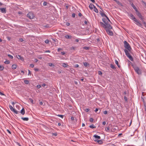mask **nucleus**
<instances>
[{"label":"nucleus","mask_w":146,"mask_h":146,"mask_svg":"<svg viewBox=\"0 0 146 146\" xmlns=\"http://www.w3.org/2000/svg\"><path fill=\"white\" fill-rule=\"evenodd\" d=\"M128 15L131 17V18L134 21L136 22V24L138 26L141 27H142V25L140 23V22L136 19L134 16L131 13L128 14Z\"/></svg>","instance_id":"1"},{"label":"nucleus","mask_w":146,"mask_h":146,"mask_svg":"<svg viewBox=\"0 0 146 146\" xmlns=\"http://www.w3.org/2000/svg\"><path fill=\"white\" fill-rule=\"evenodd\" d=\"M100 24L102 27L105 29L106 30L107 29H112V27L111 26L110 24H108V22L105 24H104L102 22H100Z\"/></svg>","instance_id":"2"},{"label":"nucleus","mask_w":146,"mask_h":146,"mask_svg":"<svg viewBox=\"0 0 146 146\" xmlns=\"http://www.w3.org/2000/svg\"><path fill=\"white\" fill-rule=\"evenodd\" d=\"M123 43L124 44V46L125 48H126L125 49H127L128 52H131L132 48L129 44L127 41L125 40L124 41Z\"/></svg>","instance_id":"3"},{"label":"nucleus","mask_w":146,"mask_h":146,"mask_svg":"<svg viewBox=\"0 0 146 146\" xmlns=\"http://www.w3.org/2000/svg\"><path fill=\"white\" fill-rule=\"evenodd\" d=\"M132 66L135 71L137 74L139 75L141 74V70H140L139 68L136 65H132Z\"/></svg>","instance_id":"4"},{"label":"nucleus","mask_w":146,"mask_h":146,"mask_svg":"<svg viewBox=\"0 0 146 146\" xmlns=\"http://www.w3.org/2000/svg\"><path fill=\"white\" fill-rule=\"evenodd\" d=\"M124 51L127 57H128L129 59L132 61H133V59L132 56L129 53V52H128L126 49H125L124 50Z\"/></svg>","instance_id":"5"},{"label":"nucleus","mask_w":146,"mask_h":146,"mask_svg":"<svg viewBox=\"0 0 146 146\" xmlns=\"http://www.w3.org/2000/svg\"><path fill=\"white\" fill-rule=\"evenodd\" d=\"M27 17L30 19H32L34 18L35 16L33 13L31 12H29L27 15Z\"/></svg>","instance_id":"6"},{"label":"nucleus","mask_w":146,"mask_h":146,"mask_svg":"<svg viewBox=\"0 0 146 146\" xmlns=\"http://www.w3.org/2000/svg\"><path fill=\"white\" fill-rule=\"evenodd\" d=\"M136 11L137 15L139 17V18L140 19L141 21H142L143 20V19H144V18L143 17L141 14L138 11V10Z\"/></svg>","instance_id":"7"},{"label":"nucleus","mask_w":146,"mask_h":146,"mask_svg":"<svg viewBox=\"0 0 146 146\" xmlns=\"http://www.w3.org/2000/svg\"><path fill=\"white\" fill-rule=\"evenodd\" d=\"M9 106L11 110L14 112L15 113L17 114L18 113V112L19 113V112L17 111L15 109L13 108L11 105H9Z\"/></svg>","instance_id":"8"},{"label":"nucleus","mask_w":146,"mask_h":146,"mask_svg":"<svg viewBox=\"0 0 146 146\" xmlns=\"http://www.w3.org/2000/svg\"><path fill=\"white\" fill-rule=\"evenodd\" d=\"M110 29H106V31L107 34L111 36H112L113 35V32L110 30Z\"/></svg>","instance_id":"9"},{"label":"nucleus","mask_w":146,"mask_h":146,"mask_svg":"<svg viewBox=\"0 0 146 146\" xmlns=\"http://www.w3.org/2000/svg\"><path fill=\"white\" fill-rule=\"evenodd\" d=\"M0 9L1 13H6V8H0Z\"/></svg>","instance_id":"10"},{"label":"nucleus","mask_w":146,"mask_h":146,"mask_svg":"<svg viewBox=\"0 0 146 146\" xmlns=\"http://www.w3.org/2000/svg\"><path fill=\"white\" fill-rule=\"evenodd\" d=\"M96 142H98L100 144H102L103 143V141L101 140H98V139H95L94 140Z\"/></svg>","instance_id":"11"},{"label":"nucleus","mask_w":146,"mask_h":146,"mask_svg":"<svg viewBox=\"0 0 146 146\" xmlns=\"http://www.w3.org/2000/svg\"><path fill=\"white\" fill-rule=\"evenodd\" d=\"M16 56L17 58H18V59H20L22 61H23L24 60L23 58L22 57H21L20 55H17Z\"/></svg>","instance_id":"12"},{"label":"nucleus","mask_w":146,"mask_h":146,"mask_svg":"<svg viewBox=\"0 0 146 146\" xmlns=\"http://www.w3.org/2000/svg\"><path fill=\"white\" fill-rule=\"evenodd\" d=\"M130 4L131 5V6L133 7V8L135 10V11H137V9L136 7L135 6V5L133 4V3H130Z\"/></svg>","instance_id":"13"},{"label":"nucleus","mask_w":146,"mask_h":146,"mask_svg":"<svg viewBox=\"0 0 146 146\" xmlns=\"http://www.w3.org/2000/svg\"><path fill=\"white\" fill-rule=\"evenodd\" d=\"M65 37L67 39H71L72 38V36L70 35H67L65 36Z\"/></svg>","instance_id":"14"},{"label":"nucleus","mask_w":146,"mask_h":146,"mask_svg":"<svg viewBox=\"0 0 146 146\" xmlns=\"http://www.w3.org/2000/svg\"><path fill=\"white\" fill-rule=\"evenodd\" d=\"M95 6L93 4L90 3L89 5V7L92 10Z\"/></svg>","instance_id":"15"},{"label":"nucleus","mask_w":146,"mask_h":146,"mask_svg":"<svg viewBox=\"0 0 146 146\" xmlns=\"http://www.w3.org/2000/svg\"><path fill=\"white\" fill-rule=\"evenodd\" d=\"M20 113L22 115H24L25 113V109L24 108H23L20 111Z\"/></svg>","instance_id":"16"},{"label":"nucleus","mask_w":146,"mask_h":146,"mask_svg":"<svg viewBox=\"0 0 146 146\" xmlns=\"http://www.w3.org/2000/svg\"><path fill=\"white\" fill-rule=\"evenodd\" d=\"M100 15H101L102 17L104 16L105 17H106V15L104 13H103L101 11H100Z\"/></svg>","instance_id":"17"},{"label":"nucleus","mask_w":146,"mask_h":146,"mask_svg":"<svg viewBox=\"0 0 146 146\" xmlns=\"http://www.w3.org/2000/svg\"><path fill=\"white\" fill-rule=\"evenodd\" d=\"M93 137L95 138L98 139H100L101 138L100 136L96 135H94Z\"/></svg>","instance_id":"18"},{"label":"nucleus","mask_w":146,"mask_h":146,"mask_svg":"<svg viewBox=\"0 0 146 146\" xmlns=\"http://www.w3.org/2000/svg\"><path fill=\"white\" fill-rule=\"evenodd\" d=\"M21 119L24 121H28L29 120V119L28 117H22Z\"/></svg>","instance_id":"19"},{"label":"nucleus","mask_w":146,"mask_h":146,"mask_svg":"<svg viewBox=\"0 0 146 146\" xmlns=\"http://www.w3.org/2000/svg\"><path fill=\"white\" fill-rule=\"evenodd\" d=\"M115 63L117 64L118 68H120V66L119 65V63L117 60H115Z\"/></svg>","instance_id":"20"},{"label":"nucleus","mask_w":146,"mask_h":146,"mask_svg":"<svg viewBox=\"0 0 146 146\" xmlns=\"http://www.w3.org/2000/svg\"><path fill=\"white\" fill-rule=\"evenodd\" d=\"M83 64L84 66L85 67H87L88 66H89V63H88L87 62H85L83 63Z\"/></svg>","instance_id":"21"},{"label":"nucleus","mask_w":146,"mask_h":146,"mask_svg":"<svg viewBox=\"0 0 146 146\" xmlns=\"http://www.w3.org/2000/svg\"><path fill=\"white\" fill-rule=\"evenodd\" d=\"M114 1L116 2L119 5L122 6V4L120 3L119 1L117 0H113Z\"/></svg>","instance_id":"22"},{"label":"nucleus","mask_w":146,"mask_h":146,"mask_svg":"<svg viewBox=\"0 0 146 146\" xmlns=\"http://www.w3.org/2000/svg\"><path fill=\"white\" fill-rule=\"evenodd\" d=\"M94 11L96 13H98V11L97 9V8L95 6L94 7Z\"/></svg>","instance_id":"23"},{"label":"nucleus","mask_w":146,"mask_h":146,"mask_svg":"<svg viewBox=\"0 0 146 146\" xmlns=\"http://www.w3.org/2000/svg\"><path fill=\"white\" fill-rule=\"evenodd\" d=\"M17 68V65L15 64H13L12 65V68L13 69H16Z\"/></svg>","instance_id":"24"},{"label":"nucleus","mask_w":146,"mask_h":146,"mask_svg":"<svg viewBox=\"0 0 146 146\" xmlns=\"http://www.w3.org/2000/svg\"><path fill=\"white\" fill-rule=\"evenodd\" d=\"M89 127L93 129L94 128H96V127L93 124H92L90 125Z\"/></svg>","instance_id":"25"},{"label":"nucleus","mask_w":146,"mask_h":146,"mask_svg":"<svg viewBox=\"0 0 146 146\" xmlns=\"http://www.w3.org/2000/svg\"><path fill=\"white\" fill-rule=\"evenodd\" d=\"M68 66V65L66 63H62V66L64 67H66Z\"/></svg>","instance_id":"26"},{"label":"nucleus","mask_w":146,"mask_h":146,"mask_svg":"<svg viewBox=\"0 0 146 146\" xmlns=\"http://www.w3.org/2000/svg\"><path fill=\"white\" fill-rule=\"evenodd\" d=\"M95 111L96 113H99L100 112V110L98 111V109L97 108H96L95 110Z\"/></svg>","instance_id":"27"},{"label":"nucleus","mask_w":146,"mask_h":146,"mask_svg":"<svg viewBox=\"0 0 146 146\" xmlns=\"http://www.w3.org/2000/svg\"><path fill=\"white\" fill-rule=\"evenodd\" d=\"M4 63L6 64H9L10 63V62L9 60H6L4 62Z\"/></svg>","instance_id":"28"},{"label":"nucleus","mask_w":146,"mask_h":146,"mask_svg":"<svg viewBox=\"0 0 146 146\" xmlns=\"http://www.w3.org/2000/svg\"><path fill=\"white\" fill-rule=\"evenodd\" d=\"M48 65L49 66L51 67H54V65L51 63H48Z\"/></svg>","instance_id":"29"},{"label":"nucleus","mask_w":146,"mask_h":146,"mask_svg":"<svg viewBox=\"0 0 146 146\" xmlns=\"http://www.w3.org/2000/svg\"><path fill=\"white\" fill-rule=\"evenodd\" d=\"M29 102H30L31 104H33V101L32 99L29 98Z\"/></svg>","instance_id":"30"},{"label":"nucleus","mask_w":146,"mask_h":146,"mask_svg":"<svg viewBox=\"0 0 146 146\" xmlns=\"http://www.w3.org/2000/svg\"><path fill=\"white\" fill-rule=\"evenodd\" d=\"M83 48L84 49L88 50H89V48L87 46H84L83 47Z\"/></svg>","instance_id":"31"},{"label":"nucleus","mask_w":146,"mask_h":146,"mask_svg":"<svg viewBox=\"0 0 146 146\" xmlns=\"http://www.w3.org/2000/svg\"><path fill=\"white\" fill-rule=\"evenodd\" d=\"M142 2L143 3V5L145 6V8H146V3L143 1H142Z\"/></svg>","instance_id":"32"},{"label":"nucleus","mask_w":146,"mask_h":146,"mask_svg":"<svg viewBox=\"0 0 146 146\" xmlns=\"http://www.w3.org/2000/svg\"><path fill=\"white\" fill-rule=\"evenodd\" d=\"M110 67L112 69H115V66L112 64H111V65H110Z\"/></svg>","instance_id":"33"},{"label":"nucleus","mask_w":146,"mask_h":146,"mask_svg":"<svg viewBox=\"0 0 146 146\" xmlns=\"http://www.w3.org/2000/svg\"><path fill=\"white\" fill-rule=\"evenodd\" d=\"M24 83L26 84H28L29 83V81L28 80H26L24 81Z\"/></svg>","instance_id":"34"},{"label":"nucleus","mask_w":146,"mask_h":146,"mask_svg":"<svg viewBox=\"0 0 146 146\" xmlns=\"http://www.w3.org/2000/svg\"><path fill=\"white\" fill-rule=\"evenodd\" d=\"M4 68V67L0 65V70H2Z\"/></svg>","instance_id":"35"},{"label":"nucleus","mask_w":146,"mask_h":146,"mask_svg":"<svg viewBox=\"0 0 146 146\" xmlns=\"http://www.w3.org/2000/svg\"><path fill=\"white\" fill-rule=\"evenodd\" d=\"M102 20L103 22L104 23V24H105L107 23L106 21V19L104 18H103Z\"/></svg>","instance_id":"36"},{"label":"nucleus","mask_w":146,"mask_h":146,"mask_svg":"<svg viewBox=\"0 0 146 146\" xmlns=\"http://www.w3.org/2000/svg\"><path fill=\"white\" fill-rule=\"evenodd\" d=\"M8 56L11 59H13V56L10 54H8Z\"/></svg>","instance_id":"37"},{"label":"nucleus","mask_w":146,"mask_h":146,"mask_svg":"<svg viewBox=\"0 0 146 146\" xmlns=\"http://www.w3.org/2000/svg\"><path fill=\"white\" fill-rule=\"evenodd\" d=\"M57 116L59 117H60L62 118H63L64 117V115H58Z\"/></svg>","instance_id":"38"},{"label":"nucleus","mask_w":146,"mask_h":146,"mask_svg":"<svg viewBox=\"0 0 146 146\" xmlns=\"http://www.w3.org/2000/svg\"><path fill=\"white\" fill-rule=\"evenodd\" d=\"M47 3L46 1H44L43 3V5L45 6L47 5Z\"/></svg>","instance_id":"39"},{"label":"nucleus","mask_w":146,"mask_h":146,"mask_svg":"<svg viewBox=\"0 0 146 146\" xmlns=\"http://www.w3.org/2000/svg\"><path fill=\"white\" fill-rule=\"evenodd\" d=\"M142 22L144 24V26L146 28V23L143 20Z\"/></svg>","instance_id":"40"},{"label":"nucleus","mask_w":146,"mask_h":146,"mask_svg":"<svg viewBox=\"0 0 146 146\" xmlns=\"http://www.w3.org/2000/svg\"><path fill=\"white\" fill-rule=\"evenodd\" d=\"M124 99L125 100V101H127V97L126 96H124Z\"/></svg>","instance_id":"41"},{"label":"nucleus","mask_w":146,"mask_h":146,"mask_svg":"<svg viewBox=\"0 0 146 146\" xmlns=\"http://www.w3.org/2000/svg\"><path fill=\"white\" fill-rule=\"evenodd\" d=\"M93 120V119L92 118H90V121L91 122H92Z\"/></svg>","instance_id":"42"},{"label":"nucleus","mask_w":146,"mask_h":146,"mask_svg":"<svg viewBox=\"0 0 146 146\" xmlns=\"http://www.w3.org/2000/svg\"><path fill=\"white\" fill-rule=\"evenodd\" d=\"M90 110V109H88V108H87V109H86L85 110V111L86 112H88Z\"/></svg>","instance_id":"43"},{"label":"nucleus","mask_w":146,"mask_h":146,"mask_svg":"<svg viewBox=\"0 0 146 146\" xmlns=\"http://www.w3.org/2000/svg\"><path fill=\"white\" fill-rule=\"evenodd\" d=\"M49 42V40H48L47 39L45 41V42L46 44H48Z\"/></svg>","instance_id":"44"},{"label":"nucleus","mask_w":146,"mask_h":146,"mask_svg":"<svg viewBox=\"0 0 146 146\" xmlns=\"http://www.w3.org/2000/svg\"><path fill=\"white\" fill-rule=\"evenodd\" d=\"M105 130L108 131L109 130V127H106V128H105Z\"/></svg>","instance_id":"45"},{"label":"nucleus","mask_w":146,"mask_h":146,"mask_svg":"<svg viewBox=\"0 0 146 146\" xmlns=\"http://www.w3.org/2000/svg\"><path fill=\"white\" fill-rule=\"evenodd\" d=\"M19 41L20 42H22L23 41V40L22 38H20L19 39Z\"/></svg>","instance_id":"46"},{"label":"nucleus","mask_w":146,"mask_h":146,"mask_svg":"<svg viewBox=\"0 0 146 146\" xmlns=\"http://www.w3.org/2000/svg\"><path fill=\"white\" fill-rule=\"evenodd\" d=\"M108 111H104L103 112V113L105 114H106L107 113Z\"/></svg>","instance_id":"47"},{"label":"nucleus","mask_w":146,"mask_h":146,"mask_svg":"<svg viewBox=\"0 0 146 146\" xmlns=\"http://www.w3.org/2000/svg\"><path fill=\"white\" fill-rule=\"evenodd\" d=\"M62 49L60 48H59L58 49V51L60 52V50H62Z\"/></svg>","instance_id":"48"},{"label":"nucleus","mask_w":146,"mask_h":146,"mask_svg":"<svg viewBox=\"0 0 146 146\" xmlns=\"http://www.w3.org/2000/svg\"><path fill=\"white\" fill-rule=\"evenodd\" d=\"M36 87H37V88L38 89H39V88H40V87H41V86L40 85H37V86H36Z\"/></svg>","instance_id":"49"},{"label":"nucleus","mask_w":146,"mask_h":146,"mask_svg":"<svg viewBox=\"0 0 146 146\" xmlns=\"http://www.w3.org/2000/svg\"><path fill=\"white\" fill-rule=\"evenodd\" d=\"M144 105L145 107V111H146V103H144Z\"/></svg>","instance_id":"50"},{"label":"nucleus","mask_w":146,"mask_h":146,"mask_svg":"<svg viewBox=\"0 0 146 146\" xmlns=\"http://www.w3.org/2000/svg\"><path fill=\"white\" fill-rule=\"evenodd\" d=\"M72 16L74 18L75 17V14L74 13L72 14Z\"/></svg>","instance_id":"51"},{"label":"nucleus","mask_w":146,"mask_h":146,"mask_svg":"<svg viewBox=\"0 0 146 146\" xmlns=\"http://www.w3.org/2000/svg\"><path fill=\"white\" fill-rule=\"evenodd\" d=\"M52 135H53L56 136L57 135V134L56 133H52Z\"/></svg>","instance_id":"52"},{"label":"nucleus","mask_w":146,"mask_h":146,"mask_svg":"<svg viewBox=\"0 0 146 146\" xmlns=\"http://www.w3.org/2000/svg\"><path fill=\"white\" fill-rule=\"evenodd\" d=\"M30 66L31 68H33L34 66V65L33 64H31L30 65Z\"/></svg>","instance_id":"53"},{"label":"nucleus","mask_w":146,"mask_h":146,"mask_svg":"<svg viewBox=\"0 0 146 146\" xmlns=\"http://www.w3.org/2000/svg\"><path fill=\"white\" fill-rule=\"evenodd\" d=\"M75 67L77 68L79 67V65L78 64H76L74 66Z\"/></svg>","instance_id":"54"},{"label":"nucleus","mask_w":146,"mask_h":146,"mask_svg":"<svg viewBox=\"0 0 146 146\" xmlns=\"http://www.w3.org/2000/svg\"><path fill=\"white\" fill-rule=\"evenodd\" d=\"M31 75V72L29 70H28V75Z\"/></svg>","instance_id":"55"},{"label":"nucleus","mask_w":146,"mask_h":146,"mask_svg":"<svg viewBox=\"0 0 146 146\" xmlns=\"http://www.w3.org/2000/svg\"><path fill=\"white\" fill-rule=\"evenodd\" d=\"M34 70L35 71H38L39 70L37 68H35Z\"/></svg>","instance_id":"56"},{"label":"nucleus","mask_w":146,"mask_h":146,"mask_svg":"<svg viewBox=\"0 0 146 146\" xmlns=\"http://www.w3.org/2000/svg\"><path fill=\"white\" fill-rule=\"evenodd\" d=\"M105 17L108 20V21H109L110 22H111L108 17L107 16H106V17Z\"/></svg>","instance_id":"57"},{"label":"nucleus","mask_w":146,"mask_h":146,"mask_svg":"<svg viewBox=\"0 0 146 146\" xmlns=\"http://www.w3.org/2000/svg\"><path fill=\"white\" fill-rule=\"evenodd\" d=\"M38 60L36 59H34V61L35 62H38Z\"/></svg>","instance_id":"58"},{"label":"nucleus","mask_w":146,"mask_h":146,"mask_svg":"<svg viewBox=\"0 0 146 146\" xmlns=\"http://www.w3.org/2000/svg\"><path fill=\"white\" fill-rule=\"evenodd\" d=\"M71 119L72 121L74 120V117H73V116L72 117H71Z\"/></svg>","instance_id":"59"},{"label":"nucleus","mask_w":146,"mask_h":146,"mask_svg":"<svg viewBox=\"0 0 146 146\" xmlns=\"http://www.w3.org/2000/svg\"><path fill=\"white\" fill-rule=\"evenodd\" d=\"M98 74L99 75L102 74V72L100 71H99Z\"/></svg>","instance_id":"60"},{"label":"nucleus","mask_w":146,"mask_h":146,"mask_svg":"<svg viewBox=\"0 0 146 146\" xmlns=\"http://www.w3.org/2000/svg\"><path fill=\"white\" fill-rule=\"evenodd\" d=\"M65 54V52H61V54L62 55H64Z\"/></svg>","instance_id":"61"},{"label":"nucleus","mask_w":146,"mask_h":146,"mask_svg":"<svg viewBox=\"0 0 146 146\" xmlns=\"http://www.w3.org/2000/svg\"><path fill=\"white\" fill-rule=\"evenodd\" d=\"M0 94L2 96H4L5 94L0 92Z\"/></svg>","instance_id":"62"},{"label":"nucleus","mask_w":146,"mask_h":146,"mask_svg":"<svg viewBox=\"0 0 146 146\" xmlns=\"http://www.w3.org/2000/svg\"><path fill=\"white\" fill-rule=\"evenodd\" d=\"M66 25L68 26H69L70 25V24L68 22H67L66 23Z\"/></svg>","instance_id":"63"},{"label":"nucleus","mask_w":146,"mask_h":146,"mask_svg":"<svg viewBox=\"0 0 146 146\" xmlns=\"http://www.w3.org/2000/svg\"><path fill=\"white\" fill-rule=\"evenodd\" d=\"M106 124V122L105 121H103L102 123V124L104 125H105Z\"/></svg>","instance_id":"64"}]
</instances>
